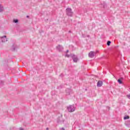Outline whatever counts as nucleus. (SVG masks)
I'll list each match as a JSON object with an SVG mask.
<instances>
[{
    "instance_id": "nucleus-16",
    "label": "nucleus",
    "mask_w": 130,
    "mask_h": 130,
    "mask_svg": "<svg viewBox=\"0 0 130 130\" xmlns=\"http://www.w3.org/2000/svg\"><path fill=\"white\" fill-rule=\"evenodd\" d=\"M70 91H71V90H70V89H67L66 90L67 93H68V92H70Z\"/></svg>"
},
{
    "instance_id": "nucleus-9",
    "label": "nucleus",
    "mask_w": 130,
    "mask_h": 130,
    "mask_svg": "<svg viewBox=\"0 0 130 130\" xmlns=\"http://www.w3.org/2000/svg\"><path fill=\"white\" fill-rule=\"evenodd\" d=\"M102 85H103V82L102 81H99L97 83V86L98 87H102Z\"/></svg>"
},
{
    "instance_id": "nucleus-18",
    "label": "nucleus",
    "mask_w": 130,
    "mask_h": 130,
    "mask_svg": "<svg viewBox=\"0 0 130 130\" xmlns=\"http://www.w3.org/2000/svg\"><path fill=\"white\" fill-rule=\"evenodd\" d=\"M19 130H24V128L20 127V128H19Z\"/></svg>"
},
{
    "instance_id": "nucleus-1",
    "label": "nucleus",
    "mask_w": 130,
    "mask_h": 130,
    "mask_svg": "<svg viewBox=\"0 0 130 130\" xmlns=\"http://www.w3.org/2000/svg\"><path fill=\"white\" fill-rule=\"evenodd\" d=\"M66 14L67 16H69V17H73V15H74L73 10H72V9L71 8H67L66 9Z\"/></svg>"
},
{
    "instance_id": "nucleus-7",
    "label": "nucleus",
    "mask_w": 130,
    "mask_h": 130,
    "mask_svg": "<svg viewBox=\"0 0 130 130\" xmlns=\"http://www.w3.org/2000/svg\"><path fill=\"white\" fill-rule=\"evenodd\" d=\"M57 122L58 123H59L60 122H64V120L62 119V115L61 116L60 118H59L57 119Z\"/></svg>"
},
{
    "instance_id": "nucleus-4",
    "label": "nucleus",
    "mask_w": 130,
    "mask_h": 130,
    "mask_svg": "<svg viewBox=\"0 0 130 130\" xmlns=\"http://www.w3.org/2000/svg\"><path fill=\"white\" fill-rule=\"evenodd\" d=\"M95 55H96V53L93 51H90L88 53V56L89 57H90V58L94 57V56H95Z\"/></svg>"
},
{
    "instance_id": "nucleus-27",
    "label": "nucleus",
    "mask_w": 130,
    "mask_h": 130,
    "mask_svg": "<svg viewBox=\"0 0 130 130\" xmlns=\"http://www.w3.org/2000/svg\"><path fill=\"white\" fill-rule=\"evenodd\" d=\"M67 52H69V50H67Z\"/></svg>"
},
{
    "instance_id": "nucleus-17",
    "label": "nucleus",
    "mask_w": 130,
    "mask_h": 130,
    "mask_svg": "<svg viewBox=\"0 0 130 130\" xmlns=\"http://www.w3.org/2000/svg\"><path fill=\"white\" fill-rule=\"evenodd\" d=\"M127 98H128V99H130V95L129 94L127 95Z\"/></svg>"
},
{
    "instance_id": "nucleus-25",
    "label": "nucleus",
    "mask_w": 130,
    "mask_h": 130,
    "mask_svg": "<svg viewBox=\"0 0 130 130\" xmlns=\"http://www.w3.org/2000/svg\"><path fill=\"white\" fill-rule=\"evenodd\" d=\"M62 74L60 75V77H62Z\"/></svg>"
},
{
    "instance_id": "nucleus-5",
    "label": "nucleus",
    "mask_w": 130,
    "mask_h": 130,
    "mask_svg": "<svg viewBox=\"0 0 130 130\" xmlns=\"http://www.w3.org/2000/svg\"><path fill=\"white\" fill-rule=\"evenodd\" d=\"M1 40L2 42H7L8 41V39L7 38L6 36H4L1 37Z\"/></svg>"
},
{
    "instance_id": "nucleus-6",
    "label": "nucleus",
    "mask_w": 130,
    "mask_h": 130,
    "mask_svg": "<svg viewBox=\"0 0 130 130\" xmlns=\"http://www.w3.org/2000/svg\"><path fill=\"white\" fill-rule=\"evenodd\" d=\"M17 49H18V46L16 44H14L12 46L11 50L12 51H15V50H17Z\"/></svg>"
},
{
    "instance_id": "nucleus-20",
    "label": "nucleus",
    "mask_w": 130,
    "mask_h": 130,
    "mask_svg": "<svg viewBox=\"0 0 130 130\" xmlns=\"http://www.w3.org/2000/svg\"><path fill=\"white\" fill-rule=\"evenodd\" d=\"M61 130H65V129H64V128H63V127H62V128H61Z\"/></svg>"
},
{
    "instance_id": "nucleus-3",
    "label": "nucleus",
    "mask_w": 130,
    "mask_h": 130,
    "mask_svg": "<svg viewBox=\"0 0 130 130\" xmlns=\"http://www.w3.org/2000/svg\"><path fill=\"white\" fill-rule=\"evenodd\" d=\"M70 56H71L74 62H77L78 60H79V59H78V56L75 54H71L70 55Z\"/></svg>"
},
{
    "instance_id": "nucleus-10",
    "label": "nucleus",
    "mask_w": 130,
    "mask_h": 130,
    "mask_svg": "<svg viewBox=\"0 0 130 130\" xmlns=\"http://www.w3.org/2000/svg\"><path fill=\"white\" fill-rule=\"evenodd\" d=\"M125 124L127 127H130V120L126 121L125 122Z\"/></svg>"
},
{
    "instance_id": "nucleus-15",
    "label": "nucleus",
    "mask_w": 130,
    "mask_h": 130,
    "mask_svg": "<svg viewBox=\"0 0 130 130\" xmlns=\"http://www.w3.org/2000/svg\"><path fill=\"white\" fill-rule=\"evenodd\" d=\"M118 83H119V84H122V81H121V79H118Z\"/></svg>"
},
{
    "instance_id": "nucleus-19",
    "label": "nucleus",
    "mask_w": 130,
    "mask_h": 130,
    "mask_svg": "<svg viewBox=\"0 0 130 130\" xmlns=\"http://www.w3.org/2000/svg\"><path fill=\"white\" fill-rule=\"evenodd\" d=\"M66 56H67L68 57H70V55L66 54Z\"/></svg>"
},
{
    "instance_id": "nucleus-13",
    "label": "nucleus",
    "mask_w": 130,
    "mask_h": 130,
    "mask_svg": "<svg viewBox=\"0 0 130 130\" xmlns=\"http://www.w3.org/2000/svg\"><path fill=\"white\" fill-rule=\"evenodd\" d=\"M13 22H14V23H15L16 24H17V23H18L19 22V20H18V19H14L13 20Z\"/></svg>"
},
{
    "instance_id": "nucleus-12",
    "label": "nucleus",
    "mask_w": 130,
    "mask_h": 130,
    "mask_svg": "<svg viewBox=\"0 0 130 130\" xmlns=\"http://www.w3.org/2000/svg\"><path fill=\"white\" fill-rule=\"evenodd\" d=\"M124 119L126 120V119H129V116H125L124 117Z\"/></svg>"
},
{
    "instance_id": "nucleus-22",
    "label": "nucleus",
    "mask_w": 130,
    "mask_h": 130,
    "mask_svg": "<svg viewBox=\"0 0 130 130\" xmlns=\"http://www.w3.org/2000/svg\"><path fill=\"white\" fill-rule=\"evenodd\" d=\"M105 7H106V5H104V8H105Z\"/></svg>"
},
{
    "instance_id": "nucleus-21",
    "label": "nucleus",
    "mask_w": 130,
    "mask_h": 130,
    "mask_svg": "<svg viewBox=\"0 0 130 130\" xmlns=\"http://www.w3.org/2000/svg\"><path fill=\"white\" fill-rule=\"evenodd\" d=\"M4 84V82L1 81V84Z\"/></svg>"
},
{
    "instance_id": "nucleus-24",
    "label": "nucleus",
    "mask_w": 130,
    "mask_h": 130,
    "mask_svg": "<svg viewBox=\"0 0 130 130\" xmlns=\"http://www.w3.org/2000/svg\"><path fill=\"white\" fill-rule=\"evenodd\" d=\"M49 129L48 128V127L46 128V130H49Z\"/></svg>"
},
{
    "instance_id": "nucleus-28",
    "label": "nucleus",
    "mask_w": 130,
    "mask_h": 130,
    "mask_svg": "<svg viewBox=\"0 0 130 130\" xmlns=\"http://www.w3.org/2000/svg\"><path fill=\"white\" fill-rule=\"evenodd\" d=\"M26 17H27V18H29V16H27Z\"/></svg>"
},
{
    "instance_id": "nucleus-14",
    "label": "nucleus",
    "mask_w": 130,
    "mask_h": 130,
    "mask_svg": "<svg viewBox=\"0 0 130 130\" xmlns=\"http://www.w3.org/2000/svg\"><path fill=\"white\" fill-rule=\"evenodd\" d=\"M107 44L108 46H109L110 45V44H111V42L110 41H108L107 42Z\"/></svg>"
},
{
    "instance_id": "nucleus-26",
    "label": "nucleus",
    "mask_w": 130,
    "mask_h": 130,
    "mask_svg": "<svg viewBox=\"0 0 130 130\" xmlns=\"http://www.w3.org/2000/svg\"><path fill=\"white\" fill-rule=\"evenodd\" d=\"M69 95H70V94H71V93L70 92H68Z\"/></svg>"
},
{
    "instance_id": "nucleus-23",
    "label": "nucleus",
    "mask_w": 130,
    "mask_h": 130,
    "mask_svg": "<svg viewBox=\"0 0 130 130\" xmlns=\"http://www.w3.org/2000/svg\"><path fill=\"white\" fill-rule=\"evenodd\" d=\"M87 37H90V35H87Z\"/></svg>"
},
{
    "instance_id": "nucleus-2",
    "label": "nucleus",
    "mask_w": 130,
    "mask_h": 130,
    "mask_svg": "<svg viewBox=\"0 0 130 130\" xmlns=\"http://www.w3.org/2000/svg\"><path fill=\"white\" fill-rule=\"evenodd\" d=\"M67 108L69 112H74L76 110V108L74 105L69 106Z\"/></svg>"
},
{
    "instance_id": "nucleus-8",
    "label": "nucleus",
    "mask_w": 130,
    "mask_h": 130,
    "mask_svg": "<svg viewBox=\"0 0 130 130\" xmlns=\"http://www.w3.org/2000/svg\"><path fill=\"white\" fill-rule=\"evenodd\" d=\"M57 49L58 51H62V50H63V47L60 46V45H58V46H57Z\"/></svg>"
},
{
    "instance_id": "nucleus-11",
    "label": "nucleus",
    "mask_w": 130,
    "mask_h": 130,
    "mask_svg": "<svg viewBox=\"0 0 130 130\" xmlns=\"http://www.w3.org/2000/svg\"><path fill=\"white\" fill-rule=\"evenodd\" d=\"M4 11V7L0 4V13Z\"/></svg>"
}]
</instances>
